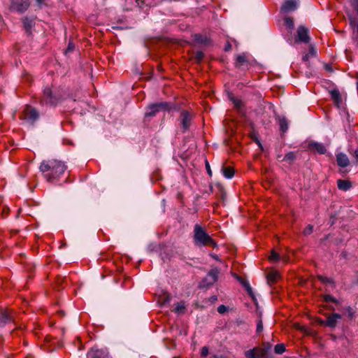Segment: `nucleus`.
Masks as SVG:
<instances>
[{"mask_svg": "<svg viewBox=\"0 0 358 358\" xmlns=\"http://www.w3.org/2000/svg\"><path fill=\"white\" fill-rule=\"evenodd\" d=\"M39 169L48 182H55L64 173L66 166L61 161L48 159L43 161Z\"/></svg>", "mask_w": 358, "mask_h": 358, "instance_id": "1", "label": "nucleus"}, {"mask_svg": "<svg viewBox=\"0 0 358 358\" xmlns=\"http://www.w3.org/2000/svg\"><path fill=\"white\" fill-rule=\"evenodd\" d=\"M194 243L199 247H211L215 248L217 243L209 236L200 224H195L194 227Z\"/></svg>", "mask_w": 358, "mask_h": 358, "instance_id": "2", "label": "nucleus"}, {"mask_svg": "<svg viewBox=\"0 0 358 358\" xmlns=\"http://www.w3.org/2000/svg\"><path fill=\"white\" fill-rule=\"evenodd\" d=\"M63 99L64 93L61 90H52L51 87H46L43 90V95L41 98L40 103L42 105L56 106Z\"/></svg>", "mask_w": 358, "mask_h": 358, "instance_id": "3", "label": "nucleus"}, {"mask_svg": "<svg viewBox=\"0 0 358 358\" xmlns=\"http://www.w3.org/2000/svg\"><path fill=\"white\" fill-rule=\"evenodd\" d=\"M193 120V115L187 110H182L178 119L181 133L184 134L190 129Z\"/></svg>", "mask_w": 358, "mask_h": 358, "instance_id": "4", "label": "nucleus"}, {"mask_svg": "<svg viewBox=\"0 0 358 358\" xmlns=\"http://www.w3.org/2000/svg\"><path fill=\"white\" fill-rule=\"evenodd\" d=\"M39 117V113L32 106H27L23 110L20 118L30 124H34Z\"/></svg>", "mask_w": 358, "mask_h": 358, "instance_id": "5", "label": "nucleus"}, {"mask_svg": "<svg viewBox=\"0 0 358 358\" xmlns=\"http://www.w3.org/2000/svg\"><path fill=\"white\" fill-rule=\"evenodd\" d=\"M171 108L168 102H160L150 105L145 112L146 117H154L159 111L169 110Z\"/></svg>", "mask_w": 358, "mask_h": 358, "instance_id": "6", "label": "nucleus"}, {"mask_svg": "<svg viewBox=\"0 0 358 358\" xmlns=\"http://www.w3.org/2000/svg\"><path fill=\"white\" fill-rule=\"evenodd\" d=\"M310 40L308 29L303 26H300L297 29V36L295 38V42L308 43Z\"/></svg>", "mask_w": 358, "mask_h": 358, "instance_id": "7", "label": "nucleus"}, {"mask_svg": "<svg viewBox=\"0 0 358 358\" xmlns=\"http://www.w3.org/2000/svg\"><path fill=\"white\" fill-rule=\"evenodd\" d=\"M29 0H13L11 8L19 13H23L29 7Z\"/></svg>", "mask_w": 358, "mask_h": 358, "instance_id": "8", "label": "nucleus"}, {"mask_svg": "<svg viewBox=\"0 0 358 358\" xmlns=\"http://www.w3.org/2000/svg\"><path fill=\"white\" fill-rule=\"evenodd\" d=\"M11 322H14L11 310L0 308V324L3 325Z\"/></svg>", "mask_w": 358, "mask_h": 358, "instance_id": "9", "label": "nucleus"}, {"mask_svg": "<svg viewBox=\"0 0 358 358\" xmlns=\"http://www.w3.org/2000/svg\"><path fill=\"white\" fill-rule=\"evenodd\" d=\"M220 270L217 268H213L209 271L207 276L204 279L208 286L213 285L218 279Z\"/></svg>", "mask_w": 358, "mask_h": 358, "instance_id": "10", "label": "nucleus"}, {"mask_svg": "<svg viewBox=\"0 0 358 358\" xmlns=\"http://www.w3.org/2000/svg\"><path fill=\"white\" fill-rule=\"evenodd\" d=\"M271 348V344H268V348H255L256 358H273L268 354Z\"/></svg>", "mask_w": 358, "mask_h": 358, "instance_id": "11", "label": "nucleus"}, {"mask_svg": "<svg viewBox=\"0 0 358 358\" xmlns=\"http://www.w3.org/2000/svg\"><path fill=\"white\" fill-rule=\"evenodd\" d=\"M336 162L338 166L345 168L350 164V159L346 154L339 152L336 155Z\"/></svg>", "mask_w": 358, "mask_h": 358, "instance_id": "12", "label": "nucleus"}, {"mask_svg": "<svg viewBox=\"0 0 358 358\" xmlns=\"http://www.w3.org/2000/svg\"><path fill=\"white\" fill-rule=\"evenodd\" d=\"M341 318V315L338 313H333L329 315L325 322V325L329 327H335L338 320Z\"/></svg>", "mask_w": 358, "mask_h": 358, "instance_id": "13", "label": "nucleus"}, {"mask_svg": "<svg viewBox=\"0 0 358 358\" xmlns=\"http://www.w3.org/2000/svg\"><path fill=\"white\" fill-rule=\"evenodd\" d=\"M296 8V3L294 0H286L281 7V11L288 13Z\"/></svg>", "mask_w": 358, "mask_h": 358, "instance_id": "14", "label": "nucleus"}, {"mask_svg": "<svg viewBox=\"0 0 358 358\" xmlns=\"http://www.w3.org/2000/svg\"><path fill=\"white\" fill-rule=\"evenodd\" d=\"M234 64L236 68H240L243 66H248V59L245 54L243 53V54L238 55L236 56Z\"/></svg>", "mask_w": 358, "mask_h": 358, "instance_id": "15", "label": "nucleus"}, {"mask_svg": "<svg viewBox=\"0 0 358 358\" xmlns=\"http://www.w3.org/2000/svg\"><path fill=\"white\" fill-rule=\"evenodd\" d=\"M308 148L310 150H316L319 154H324L327 151V149L325 146L322 144L317 142L310 143L308 145Z\"/></svg>", "mask_w": 358, "mask_h": 358, "instance_id": "16", "label": "nucleus"}, {"mask_svg": "<svg viewBox=\"0 0 358 358\" xmlns=\"http://www.w3.org/2000/svg\"><path fill=\"white\" fill-rule=\"evenodd\" d=\"M337 186L340 190L348 191L352 187V182L348 180L339 179L337 180Z\"/></svg>", "mask_w": 358, "mask_h": 358, "instance_id": "17", "label": "nucleus"}, {"mask_svg": "<svg viewBox=\"0 0 358 358\" xmlns=\"http://www.w3.org/2000/svg\"><path fill=\"white\" fill-rule=\"evenodd\" d=\"M280 278V274L277 271H271L266 275L267 282L269 285H274Z\"/></svg>", "mask_w": 358, "mask_h": 358, "instance_id": "18", "label": "nucleus"}, {"mask_svg": "<svg viewBox=\"0 0 358 358\" xmlns=\"http://www.w3.org/2000/svg\"><path fill=\"white\" fill-rule=\"evenodd\" d=\"M171 299V296L167 292H164L159 295L158 303L160 306H164L170 302Z\"/></svg>", "mask_w": 358, "mask_h": 358, "instance_id": "19", "label": "nucleus"}, {"mask_svg": "<svg viewBox=\"0 0 358 358\" xmlns=\"http://www.w3.org/2000/svg\"><path fill=\"white\" fill-rule=\"evenodd\" d=\"M222 171L225 178L230 179L234 176V169L231 166H223Z\"/></svg>", "mask_w": 358, "mask_h": 358, "instance_id": "20", "label": "nucleus"}, {"mask_svg": "<svg viewBox=\"0 0 358 358\" xmlns=\"http://www.w3.org/2000/svg\"><path fill=\"white\" fill-rule=\"evenodd\" d=\"M87 358H106L103 352L101 350H91L87 354Z\"/></svg>", "mask_w": 358, "mask_h": 358, "instance_id": "21", "label": "nucleus"}, {"mask_svg": "<svg viewBox=\"0 0 358 358\" xmlns=\"http://www.w3.org/2000/svg\"><path fill=\"white\" fill-rule=\"evenodd\" d=\"M296 158V153L294 152H289L283 157L282 161L287 162L289 164H292L295 161Z\"/></svg>", "mask_w": 358, "mask_h": 358, "instance_id": "22", "label": "nucleus"}, {"mask_svg": "<svg viewBox=\"0 0 358 358\" xmlns=\"http://www.w3.org/2000/svg\"><path fill=\"white\" fill-rule=\"evenodd\" d=\"M332 99L336 104H339L341 102V97L340 92L338 90H333L330 92Z\"/></svg>", "mask_w": 358, "mask_h": 358, "instance_id": "23", "label": "nucleus"}, {"mask_svg": "<svg viewBox=\"0 0 358 358\" xmlns=\"http://www.w3.org/2000/svg\"><path fill=\"white\" fill-rule=\"evenodd\" d=\"M236 278L241 282V283L245 287L248 294L250 295V296H253L252 289L250 287L249 282H247L246 280H243L240 276L236 275Z\"/></svg>", "mask_w": 358, "mask_h": 358, "instance_id": "24", "label": "nucleus"}, {"mask_svg": "<svg viewBox=\"0 0 358 358\" xmlns=\"http://www.w3.org/2000/svg\"><path fill=\"white\" fill-rule=\"evenodd\" d=\"M279 124L280 127V130L282 133H285L288 129V122L287 119L284 117L279 118Z\"/></svg>", "mask_w": 358, "mask_h": 358, "instance_id": "25", "label": "nucleus"}, {"mask_svg": "<svg viewBox=\"0 0 358 358\" xmlns=\"http://www.w3.org/2000/svg\"><path fill=\"white\" fill-rule=\"evenodd\" d=\"M230 100L232 101V103H234V107L238 109V110H241L243 107V101L238 99V98H236L233 96H230Z\"/></svg>", "mask_w": 358, "mask_h": 358, "instance_id": "26", "label": "nucleus"}, {"mask_svg": "<svg viewBox=\"0 0 358 358\" xmlns=\"http://www.w3.org/2000/svg\"><path fill=\"white\" fill-rule=\"evenodd\" d=\"M136 1L140 7H143V6H151L154 5V0H136Z\"/></svg>", "mask_w": 358, "mask_h": 358, "instance_id": "27", "label": "nucleus"}, {"mask_svg": "<svg viewBox=\"0 0 358 358\" xmlns=\"http://www.w3.org/2000/svg\"><path fill=\"white\" fill-rule=\"evenodd\" d=\"M274 351L278 355H281L285 351V346L283 343L277 344L274 348Z\"/></svg>", "mask_w": 358, "mask_h": 358, "instance_id": "28", "label": "nucleus"}, {"mask_svg": "<svg viewBox=\"0 0 358 358\" xmlns=\"http://www.w3.org/2000/svg\"><path fill=\"white\" fill-rule=\"evenodd\" d=\"M185 310V303L183 302H180V303H178V304L176 305V306L174 309V312H176V313L180 314V313H184Z\"/></svg>", "mask_w": 358, "mask_h": 358, "instance_id": "29", "label": "nucleus"}, {"mask_svg": "<svg viewBox=\"0 0 358 358\" xmlns=\"http://www.w3.org/2000/svg\"><path fill=\"white\" fill-rule=\"evenodd\" d=\"M194 39L196 42L206 44L208 41L207 37H204L201 34H196L194 36Z\"/></svg>", "mask_w": 358, "mask_h": 358, "instance_id": "30", "label": "nucleus"}, {"mask_svg": "<svg viewBox=\"0 0 358 358\" xmlns=\"http://www.w3.org/2000/svg\"><path fill=\"white\" fill-rule=\"evenodd\" d=\"M23 24H24V26L25 27V29L29 31L31 29V28L32 27V25H33V22L31 20H29V18L27 17H25L24 20H23Z\"/></svg>", "mask_w": 358, "mask_h": 358, "instance_id": "31", "label": "nucleus"}, {"mask_svg": "<svg viewBox=\"0 0 358 358\" xmlns=\"http://www.w3.org/2000/svg\"><path fill=\"white\" fill-rule=\"evenodd\" d=\"M285 24L289 29H292L294 28V22L293 19L290 17H287L285 18Z\"/></svg>", "mask_w": 358, "mask_h": 358, "instance_id": "32", "label": "nucleus"}, {"mask_svg": "<svg viewBox=\"0 0 358 358\" xmlns=\"http://www.w3.org/2000/svg\"><path fill=\"white\" fill-rule=\"evenodd\" d=\"M317 278L320 281H321L322 282H323L324 284H327V283L334 284V280L331 278H327V277H324L322 275H318Z\"/></svg>", "mask_w": 358, "mask_h": 358, "instance_id": "33", "label": "nucleus"}, {"mask_svg": "<svg viewBox=\"0 0 358 358\" xmlns=\"http://www.w3.org/2000/svg\"><path fill=\"white\" fill-rule=\"evenodd\" d=\"M268 259L271 262H278L280 259V256L278 253H277L274 250H272Z\"/></svg>", "mask_w": 358, "mask_h": 358, "instance_id": "34", "label": "nucleus"}, {"mask_svg": "<svg viewBox=\"0 0 358 358\" xmlns=\"http://www.w3.org/2000/svg\"><path fill=\"white\" fill-rule=\"evenodd\" d=\"M203 57H204V54H203V52L197 51L195 53L194 59H195V60L196 61L197 63L201 62V61L203 60Z\"/></svg>", "mask_w": 358, "mask_h": 358, "instance_id": "35", "label": "nucleus"}, {"mask_svg": "<svg viewBox=\"0 0 358 358\" xmlns=\"http://www.w3.org/2000/svg\"><path fill=\"white\" fill-rule=\"evenodd\" d=\"M324 299L326 302H333V303H338V301L336 298H334L333 296L329 294H326L324 296Z\"/></svg>", "mask_w": 358, "mask_h": 358, "instance_id": "36", "label": "nucleus"}, {"mask_svg": "<svg viewBox=\"0 0 358 358\" xmlns=\"http://www.w3.org/2000/svg\"><path fill=\"white\" fill-rule=\"evenodd\" d=\"M345 310L348 318L352 319L355 317V311L350 306H348Z\"/></svg>", "mask_w": 358, "mask_h": 358, "instance_id": "37", "label": "nucleus"}, {"mask_svg": "<svg viewBox=\"0 0 358 358\" xmlns=\"http://www.w3.org/2000/svg\"><path fill=\"white\" fill-rule=\"evenodd\" d=\"M245 355L246 358H256L255 349L246 351Z\"/></svg>", "mask_w": 358, "mask_h": 358, "instance_id": "38", "label": "nucleus"}, {"mask_svg": "<svg viewBox=\"0 0 358 358\" xmlns=\"http://www.w3.org/2000/svg\"><path fill=\"white\" fill-rule=\"evenodd\" d=\"M313 231V226L308 224L303 230V234L305 235L310 234Z\"/></svg>", "mask_w": 358, "mask_h": 358, "instance_id": "39", "label": "nucleus"}, {"mask_svg": "<svg viewBox=\"0 0 358 358\" xmlns=\"http://www.w3.org/2000/svg\"><path fill=\"white\" fill-rule=\"evenodd\" d=\"M263 330V322L262 320H259L257 324V332L261 333Z\"/></svg>", "mask_w": 358, "mask_h": 358, "instance_id": "40", "label": "nucleus"}, {"mask_svg": "<svg viewBox=\"0 0 358 358\" xmlns=\"http://www.w3.org/2000/svg\"><path fill=\"white\" fill-rule=\"evenodd\" d=\"M39 8L47 5L46 0H35Z\"/></svg>", "mask_w": 358, "mask_h": 358, "instance_id": "41", "label": "nucleus"}, {"mask_svg": "<svg viewBox=\"0 0 358 358\" xmlns=\"http://www.w3.org/2000/svg\"><path fill=\"white\" fill-rule=\"evenodd\" d=\"M208 348L206 346H204L201 350V357H206L208 355Z\"/></svg>", "mask_w": 358, "mask_h": 358, "instance_id": "42", "label": "nucleus"}, {"mask_svg": "<svg viewBox=\"0 0 358 358\" xmlns=\"http://www.w3.org/2000/svg\"><path fill=\"white\" fill-rule=\"evenodd\" d=\"M226 310H227V307L224 305H220L217 308L218 313H220L221 314L224 313L226 312Z\"/></svg>", "mask_w": 358, "mask_h": 358, "instance_id": "43", "label": "nucleus"}, {"mask_svg": "<svg viewBox=\"0 0 358 358\" xmlns=\"http://www.w3.org/2000/svg\"><path fill=\"white\" fill-rule=\"evenodd\" d=\"M308 54L311 56H315L316 55V50L313 46H312V45L310 46Z\"/></svg>", "mask_w": 358, "mask_h": 358, "instance_id": "44", "label": "nucleus"}, {"mask_svg": "<svg viewBox=\"0 0 358 358\" xmlns=\"http://www.w3.org/2000/svg\"><path fill=\"white\" fill-rule=\"evenodd\" d=\"M206 170L208 171V173L209 174V176H211L212 175V171L210 170V165H209V164H208V162L207 161L206 162Z\"/></svg>", "mask_w": 358, "mask_h": 358, "instance_id": "45", "label": "nucleus"}, {"mask_svg": "<svg viewBox=\"0 0 358 358\" xmlns=\"http://www.w3.org/2000/svg\"><path fill=\"white\" fill-rule=\"evenodd\" d=\"M309 58H310V55L308 53L306 54L305 55L303 56V60L304 62L308 61Z\"/></svg>", "mask_w": 358, "mask_h": 358, "instance_id": "46", "label": "nucleus"}, {"mask_svg": "<svg viewBox=\"0 0 358 358\" xmlns=\"http://www.w3.org/2000/svg\"><path fill=\"white\" fill-rule=\"evenodd\" d=\"M231 48V45L229 43H227V44L225 46L224 50L229 51Z\"/></svg>", "mask_w": 358, "mask_h": 358, "instance_id": "47", "label": "nucleus"}, {"mask_svg": "<svg viewBox=\"0 0 358 358\" xmlns=\"http://www.w3.org/2000/svg\"><path fill=\"white\" fill-rule=\"evenodd\" d=\"M217 300V296L214 295V296H212L210 298V301L211 302H214V301H216Z\"/></svg>", "mask_w": 358, "mask_h": 358, "instance_id": "48", "label": "nucleus"}, {"mask_svg": "<svg viewBox=\"0 0 358 358\" xmlns=\"http://www.w3.org/2000/svg\"><path fill=\"white\" fill-rule=\"evenodd\" d=\"M325 69L327 71H333L331 66L330 65H329V64H326L325 65Z\"/></svg>", "mask_w": 358, "mask_h": 358, "instance_id": "49", "label": "nucleus"}, {"mask_svg": "<svg viewBox=\"0 0 358 358\" xmlns=\"http://www.w3.org/2000/svg\"><path fill=\"white\" fill-rule=\"evenodd\" d=\"M73 50V46L71 43H69V46H68V48H67V50L68 51H72Z\"/></svg>", "mask_w": 358, "mask_h": 358, "instance_id": "50", "label": "nucleus"}, {"mask_svg": "<svg viewBox=\"0 0 358 358\" xmlns=\"http://www.w3.org/2000/svg\"><path fill=\"white\" fill-rule=\"evenodd\" d=\"M283 158V156L282 155H278L277 156V159L279 161V162H282V159Z\"/></svg>", "mask_w": 358, "mask_h": 358, "instance_id": "51", "label": "nucleus"}, {"mask_svg": "<svg viewBox=\"0 0 358 358\" xmlns=\"http://www.w3.org/2000/svg\"><path fill=\"white\" fill-rule=\"evenodd\" d=\"M355 157L358 159V148L355 150Z\"/></svg>", "mask_w": 358, "mask_h": 358, "instance_id": "52", "label": "nucleus"}, {"mask_svg": "<svg viewBox=\"0 0 358 358\" xmlns=\"http://www.w3.org/2000/svg\"><path fill=\"white\" fill-rule=\"evenodd\" d=\"M355 1L357 2L356 6H355V10H356L357 13L358 15V0H355Z\"/></svg>", "mask_w": 358, "mask_h": 358, "instance_id": "53", "label": "nucleus"}, {"mask_svg": "<svg viewBox=\"0 0 358 358\" xmlns=\"http://www.w3.org/2000/svg\"><path fill=\"white\" fill-rule=\"evenodd\" d=\"M268 344H270L269 343H264V347L263 348H268Z\"/></svg>", "mask_w": 358, "mask_h": 358, "instance_id": "54", "label": "nucleus"}, {"mask_svg": "<svg viewBox=\"0 0 358 358\" xmlns=\"http://www.w3.org/2000/svg\"><path fill=\"white\" fill-rule=\"evenodd\" d=\"M57 280H64V278H61V277H58L57 278Z\"/></svg>", "mask_w": 358, "mask_h": 358, "instance_id": "55", "label": "nucleus"}, {"mask_svg": "<svg viewBox=\"0 0 358 358\" xmlns=\"http://www.w3.org/2000/svg\"><path fill=\"white\" fill-rule=\"evenodd\" d=\"M350 24L352 25L355 24V22L353 20H351Z\"/></svg>", "mask_w": 358, "mask_h": 358, "instance_id": "56", "label": "nucleus"}, {"mask_svg": "<svg viewBox=\"0 0 358 358\" xmlns=\"http://www.w3.org/2000/svg\"><path fill=\"white\" fill-rule=\"evenodd\" d=\"M8 211V209H6H6H3L4 213H7Z\"/></svg>", "mask_w": 358, "mask_h": 358, "instance_id": "57", "label": "nucleus"}, {"mask_svg": "<svg viewBox=\"0 0 358 358\" xmlns=\"http://www.w3.org/2000/svg\"><path fill=\"white\" fill-rule=\"evenodd\" d=\"M8 211V209H6H6H3L4 213H7Z\"/></svg>", "mask_w": 358, "mask_h": 358, "instance_id": "58", "label": "nucleus"}, {"mask_svg": "<svg viewBox=\"0 0 358 358\" xmlns=\"http://www.w3.org/2000/svg\"><path fill=\"white\" fill-rule=\"evenodd\" d=\"M8 211V209H6H6H3L4 213H7Z\"/></svg>", "mask_w": 358, "mask_h": 358, "instance_id": "59", "label": "nucleus"}, {"mask_svg": "<svg viewBox=\"0 0 358 358\" xmlns=\"http://www.w3.org/2000/svg\"><path fill=\"white\" fill-rule=\"evenodd\" d=\"M215 358H224L223 357H217V356H215Z\"/></svg>", "mask_w": 358, "mask_h": 358, "instance_id": "60", "label": "nucleus"}, {"mask_svg": "<svg viewBox=\"0 0 358 358\" xmlns=\"http://www.w3.org/2000/svg\"><path fill=\"white\" fill-rule=\"evenodd\" d=\"M257 143L259 145H261L260 141H257Z\"/></svg>", "mask_w": 358, "mask_h": 358, "instance_id": "61", "label": "nucleus"}, {"mask_svg": "<svg viewBox=\"0 0 358 358\" xmlns=\"http://www.w3.org/2000/svg\"><path fill=\"white\" fill-rule=\"evenodd\" d=\"M357 31H358V25H357Z\"/></svg>", "mask_w": 358, "mask_h": 358, "instance_id": "62", "label": "nucleus"}]
</instances>
